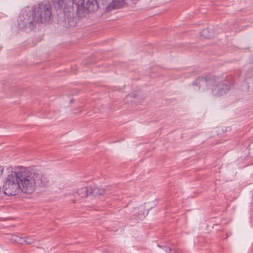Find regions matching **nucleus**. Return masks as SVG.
<instances>
[{
  "label": "nucleus",
  "mask_w": 253,
  "mask_h": 253,
  "mask_svg": "<svg viewBox=\"0 0 253 253\" xmlns=\"http://www.w3.org/2000/svg\"><path fill=\"white\" fill-rule=\"evenodd\" d=\"M84 0H53L55 7L62 9L65 15L74 11L76 6L77 14L80 17H84L89 12L96 11L98 4L96 0H87L84 6Z\"/></svg>",
  "instance_id": "f257e3e1"
},
{
  "label": "nucleus",
  "mask_w": 253,
  "mask_h": 253,
  "mask_svg": "<svg viewBox=\"0 0 253 253\" xmlns=\"http://www.w3.org/2000/svg\"><path fill=\"white\" fill-rule=\"evenodd\" d=\"M193 85L202 91L211 89L214 95H223L229 90L226 82H224L220 78L212 75L208 76L206 78H198L193 82Z\"/></svg>",
  "instance_id": "f03ea898"
},
{
  "label": "nucleus",
  "mask_w": 253,
  "mask_h": 253,
  "mask_svg": "<svg viewBox=\"0 0 253 253\" xmlns=\"http://www.w3.org/2000/svg\"><path fill=\"white\" fill-rule=\"evenodd\" d=\"M17 171L21 191L25 193H32L36 187L34 169L30 170L26 168H20L17 169Z\"/></svg>",
  "instance_id": "7ed1b4c3"
},
{
  "label": "nucleus",
  "mask_w": 253,
  "mask_h": 253,
  "mask_svg": "<svg viewBox=\"0 0 253 253\" xmlns=\"http://www.w3.org/2000/svg\"><path fill=\"white\" fill-rule=\"evenodd\" d=\"M17 169L7 175L3 183L2 189L4 194L14 196L21 190Z\"/></svg>",
  "instance_id": "20e7f679"
},
{
  "label": "nucleus",
  "mask_w": 253,
  "mask_h": 253,
  "mask_svg": "<svg viewBox=\"0 0 253 253\" xmlns=\"http://www.w3.org/2000/svg\"><path fill=\"white\" fill-rule=\"evenodd\" d=\"M32 11L37 22L44 23L48 22L52 14V7L48 1H43L36 6Z\"/></svg>",
  "instance_id": "39448f33"
},
{
  "label": "nucleus",
  "mask_w": 253,
  "mask_h": 253,
  "mask_svg": "<svg viewBox=\"0 0 253 253\" xmlns=\"http://www.w3.org/2000/svg\"><path fill=\"white\" fill-rule=\"evenodd\" d=\"M37 23L32 11H24L20 14L17 20L18 27L20 29L32 30Z\"/></svg>",
  "instance_id": "423d86ee"
},
{
  "label": "nucleus",
  "mask_w": 253,
  "mask_h": 253,
  "mask_svg": "<svg viewBox=\"0 0 253 253\" xmlns=\"http://www.w3.org/2000/svg\"><path fill=\"white\" fill-rule=\"evenodd\" d=\"M36 186L47 187L49 183V177L45 171L40 169H34Z\"/></svg>",
  "instance_id": "0eeeda50"
},
{
  "label": "nucleus",
  "mask_w": 253,
  "mask_h": 253,
  "mask_svg": "<svg viewBox=\"0 0 253 253\" xmlns=\"http://www.w3.org/2000/svg\"><path fill=\"white\" fill-rule=\"evenodd\" d=\"M125 4V0H113L112 3L108 6L107 11L113 9L120 8Z\"/></svg>",
  "instance_id": "6e6552de"
},
{
  "label": "nucleus",
  "mask_w": 253,
  "mask_h": 253,
  "mask_svg": "<svg viewBox=\"0 0 253 253\" xmlns=\"http://www.w3.org/2000/svg\"><path fill=\"white\" fill-rule=\"evenodd\" d=\"M105 193V190L103 188L95 186H90V195L94 196L102 195Z\"/></svg>",
  "instance_id": "1a4fd4ad"
},
{
  "label": "nucleus",
  "mask_w": 253,
  "mask_h": 253,
  "mask_svg": "<svg viewBox=\"0 0 253 253\" xmlns=\"http://www.w3.org/2000/svg\"><path fill=\"white\" fill-rule=\"evenodd\" d=\"M76 193L82 198L86 197L90 195V186L79 188L77 190Z\"/></svg>",
  "instance_id": "9d476101"
},
{
  "label": "nucleus",
  "mask_w": 253,
  "mask_h": 253,
  "mask_svg": "<svg viewBox=\"0 0 253 253\" xmlns=\"http://www.w3.org/2000/svg\"><path fill=\"white\" fill-rule=\"evenodd\" d=\"M200 34L201 36L205 37L206 38H211L212 36V33L209 29H205L203 30Z\"/></svg>",
  "instance_id": "9b49d317"
},
{
  "label": "nucleus",
  "mask_w": 253,
  "mask_h": 253,
  "mask_svg": "<svg viewBox=\"0 0 253 253\" xmlns=\"http://www.w3.org/2000/svg\"><path fill=\"white\" fill-rule=\"evenodd\" d=\"M10 242L12 243H17L19 244H25V238H12Z\"/></svg>",
  "instance_id": "f8f14e48"
},
{
  "label": "nucleus",
  "mask_w": 253,
  "mask_h": 253,
  "mask_svg": "<svg viewBox=\"0 0 253 253\" xmlns=\"http://www.w3.org/2000/svg\"><path fill=\"white\" fill-rule=\"evenodd\" d=\"M138 97V96L137 94H134L133 95H128L127 96H126V98L127 99H132L131 100V101L132 102H134L135 103H136L137 101L136 100H135V99Z\"/></svg>",
  "instance_id": "ddd939ff"
},
{
  "label": "nucleus",
  "mask_w": 253,
  "mask_h": 253,
  "mask_svg": "<svg viewBox=\"0 0 253 253\" xmlns=\"http://www.w3.org/2000/svg\"><path fill=\"white\" fill-rule=\"evenodd\" d=\"M34 242V238H25V244H31Z\"/></svg>",
  "instance_id": "4468645a"
},
{
  "label": "nucleus",
  "mask_w": 253,
  "mask_h": 253,
  "mask_svg": "<svg viewBox=\"0 0 253 253\" xmlns=\"http://www.w3.org/2000/svg\"><path fill=\"white\" fill-rule=\"evenodd\" d=\"M173 253H179L178 251L176 250H173Z\"/></svg>",
  "instance_id": "2eb2a0df"
},
{
  "label": "nucleus",
  "mask_w": 253,
  "mask_h": 253,
  "mask_svg": "<svg viewBox=\"0 0 253 253\" xmlns=\"http://www.w3.org/2000/svg\"><path fill=\"white\" fill-rule=\"evenodd\" d=\"M169 251H171L172 250L171 249H170V248H169Z\"/></svg>",
  "instance_id": "dca6fc26"
},
{
  "label": "nucleus",
  "mask_w": 253,
  "mask_h": 253,
  "mask_svg": "<svg viewBox=\"0 0 253 253\" xmlns=\"http://www.w3.org/2000/svg\"><path fill=\"white\" fill-rule=\"evenodd\" d=\"M73 202L75 203L76 202V200H73Z\"/></svg>",
  "instance_id": "f3484780"
}]
</instances>
